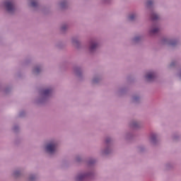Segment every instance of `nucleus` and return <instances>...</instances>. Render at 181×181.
<instances>
[{"instance_id":"nucleus-1","label":"nucleus","mask_w":181,"mask_h":181,"mask_svg":"<svg viewBox=\"0 0 181 181\" xmlns=\"http://www.w3.org/2000/svg\"><path fill=\"white\" fill-rule=\"evenodd\" d=\"M46 151L49 153H54V152L56 151V144L54 143H50L47 144V146H46Z\"/></svg>"},{"instance_id":"nucleus-2","label":"nucleus","mask_w":181,"mask_h":181,"mask_svg":"<svg viewBox=\"0 0 181 181\" xmlns=\"http://www.w3.org/2000/svg\"><path fill=\"white\" fill-rule=\"evenodd\" d=\"M5 6L8 12L13 11V4H12V1H6Z\"/></svg>"},{"instance_id":"nucleus-3","label":"nucleus","mask_w":181,"mask_h":181,"mask_svg":"<svg viewBox=\"0 0 181 181\" xmlns=\"http://www.w3.org/2000/svg\"><path fill=\"white\" fill-rule=\"evenodd\" d=\"M146 78L148 81H152V80H153V78H155V74L153 73H148L146 76Z\"/></svg>"},{"instance_id":"nucleus-4","label":"nucleus","mask_w":181,"mask_h":181,"mask_svg":"<svg viewBox=\"0 0 181 181\" xmlns=\"http://www.w3.org/2000/svg\"><path fill=\"white\" fill-rule=\"evenodd\" d=\"M98 46V45L97 43H95V42H92L90 44V50L91 52H93V50H94L95 49H97V47Z\"/></svg>"},{"instance_id":"nucleus-5","label":"nucleus","mask_w":181,"mask_h":181,"mask_svg":"<svg viewBox=\"0 0 181 181\" xmlns=\"http://www.w3.org/2000/svg\"><path fill=\"white\" fill-rule=\"evenodd\" d=\"M158 18H159V16H158V14H156V13L151 14L152 21H156Z\"/></svg>"},{"instance_id":"nucleus-6","label":"nucleus","mask_w":181,"mask_h":181,"mask_svg":"<svg viewBox=\"0 0 181 181\" xmlns=\"http://www.w3.org/2000/svg\"><path fill=\"white\" fill-rule=\"evenodd\" d=\"M52 90L50 89H46L42 92V94L44 95H49V94H50Z\"/></svg>"},{"instance_id":"nucleus-7","label":"nucleus","mask_w":181,"mask_h":181,"mask_svg":"<svg viewBox=\"0 0 181 181\" xmlns=\"http://www.w3.org/2000/svg\"><path fill=\"white\" fill-rule=\"evenodd\" d=\"M158 32H159V29L158 28H153L151 31V33H158Z\"/></svg>"},{"instance_id":"nucleus-8","label":"nucleus","mask_w":181,"mask_h":181,"mask_svg":"<svg viewBox=\"0 0 181 181\" xmlns=\"http://www.w3.org/2000/svg\"><path fill=\"white\" fill-rule=\"evenodd\" d=\"M84 177H86V175H79V176L78 177V180H83V179H84Z\"/></svg>"},{"instance_id":"nucleus-9","label":"nucleus","mask_w":181,"mask_h":181,"mask_svg":"<svg viewBox=\"0 0 181 181\" xmlns=\"http://www.w3.org/2000/svg\"><path fill=\"white\" fill-rule=\"evenodd\" d=\"M134 18H135V14H132L129 17V21H134Z\"/></svg>"},{"instance_id":"nucleus-10","label":"nucleus","mask_w":181,"mask_h":181,"mask_svg":"<svg viewBox=\"0 0 181 181\" xmlns=\"http://www.w3.org/2000/svg\"><path fill=\"white\" fill-rule=\"evenodd\" d=\"M37 6V1H33L31 2V6L35 7V6Z\"/></svg>"},{"instance_id":"nucleus-11","label":"nucleus","mask_w":181,"mask_h":181,"mask_svg":"<svg viewBox=\"0 0 181 181\" xmlns=\"http://www.w3.org/2000/svg\"><path fill=\"white\" fill-rule=\"evenodd\" d=\"M151 141H155V139H156V135L153 134V136H151Z\"/></svg>"},{"instance_id":"nucleus-12","label":"nucleus","mask_w":181,"mask_h":181,"mask_svg":"<svg viewBox=\"0 0 181 181\" xmlns=\"http://www.w3.org/2000/svg\"><path fill=\"white\" fill-rule=\"evenodd\" d=\"M150 5H152V1H147V6H150Z\"/></svg>"},{"instance_id":"nucleus-13","label":"nucleus","mask_w":181,"mask_h":181,"mask_svg":"<svg viewBox=\"0 0 181 181\" xmlns=\"http://www.w3.org/2000/svg\"><path fill=\"white\" fill-rule=\"evenodd\" d=\"M35 73H37L39 71V68H37L35 70Z\"/></svg>"},{"instance_id":"nucleus-14","label":"nucleus","mask_w":181,"mask_h":181,"mask_svg":"<svg viewBox=\"0 0 181 181\" xmlns=\"http://www.w3.org/2000/svg\"><path fill=\"white\" fill-rule=\"evenodd\" d=\"M108 142H110V139L106 140V144H108Z\"/></svg>"}]
</instances>
